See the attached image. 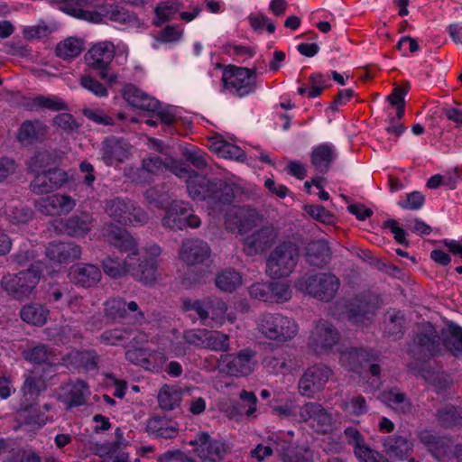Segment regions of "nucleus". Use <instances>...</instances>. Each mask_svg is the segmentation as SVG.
I'll return each mask as SVG.
<instances>
[{"label":"nucleus","instance_id":"f257e3e1","mask_svg":"<svg viewBox=\"0 0 462 462\" xmlns=\"http://www.w3.org/2000/svg\"><path fill=\"white\" fill-rule=\"evenodd\" d=\"M176 175L187 179L188 192L193 199H216L222 204H230L233 201L232 188L220 179L208 180L186 167L177 169Z\"/></svg>","mask_w":462,"mask_h":462},{"label":"nucleus","instance_id":"f03ea898","mask_svg":"<svg viewBox=\"0 0 462 462\" xmlns=\"http://www.w3.org/2000/svg\"><path fill=\"white\" fill-rule=\"evenodd\" d=\"M256 329L265 339L284 344L297 336L299 326L294 319L282 313L263 312L256 319Z\"/></svg>","mask_w":462,"mask_h":462},{"label":"nucleus","instance_id":"7ed1b4c3","mask_svg":"<svg viewBox=\"0 0 462 462\" xmlns=\"http://www.w3.org/2000/svg\"><path fill=\"white\" fill-rule=\"evenodd\" d=\"M339 287V279L331 273H305L295 282L297 290L325 302L336 297Z\"/></svg>","mask_w":462,"mask_h":462},{"label":"nucleus","instance_id":"20e7f679","mask_svg":"<svg viewBox=\"0 0 462 462\" xmlns=\"http://www.w3.org/2000/svg\"><path fill=\"white\" fill-rule=\"evenodd\" d=\"M299 258L297 246L291 242L279 244L266 261V273L278 279L289 276L296 267Z\"/></svg>","mask_w":462,"mask_h":462},{"label":"nucleus","instance_id":"39448f33","mask_svg":"<svg viewBox=\"0 0 462 462\" xmlns=\"http://www.w3.org/2000/svg\"><path fill=\"white\" fill-rule=\"evenodd\" d=\"M257 67L248 69L234 65L228 66L222 76L224 88L239 97L253 94L257 87Z\"/></svg>","mask_w":462,"mask_h":462},{"label":"nucleus","instance_id":"423d86ee","mask_svg":"<svg viewBox=\"0 0 462 462\" xmlns=\"http://www.w3.org/2000/svg\"><path fill=\"white\" fill-rule=\"evenodd\" d=\"M40 278L41 272L31 267L17 273L3 276L0 284L8 296L23 300L32 294Z\"/></svg>","mask_w":462,"mask_h":462},{"label":"nucleus","instance_id":"0eeeda50","mask_svg":"<svg viewBox=\"0 0 462 462\" xmlns=\"http://www.w3.org/2000/svg\"><path fill=\"white\" fill-rule=\"evenodd\" d=\"M255 356L256 351L251 347H245L236 355L223 354L217 361V368L227 375L245 376L254 371Z\"/></svg>","mask_w":462,"mask_h":462},{"label":"nucleus","instance_id":"6e6552de","mask_svg":"<svg viewBox=\"0 0 462 462\" xmlns=\"http://www.w3.org/2000/svg\"><path fill=\"white\" fill-rule=\"evenodd\" d=\"M105 211L110 217L124 225H143L148 220L147 213L127 199L115 198L106 200Z\"/></svg>","mask_w":462,"mask_h":462},{"label":"nucleus","instance_id":"1a4fd4ad","mask_svg":"<svg viewBox=\"0 0 462 462\" xmlns=\"http://www.w3.org/2000/svg\"><path fill=\"white\" fill-rule=\"evenodd\" d=\"M116 48L110 42H102L93 45L85 54L87 65L96 70L99 77L109 82L116 80L111 72V63L115 58Z\"/></svg>","mask_w":462,"mask_h":462},{"label":"nucleus","instance_id":"9d476101","mask_svg":"<svg viewBox=\"0 0 462 462\" xmlns=\"http://www.w3.org/2000/svg\"><path fill=\"white\" fill-rule=\"evenodd\" d=\"M94 218L88 212L73 214L67 218H56L49 223L48 229L57 235L84 237L93 227Z\"/></svg>","mask_w":462,"mask_h":462},{"label":"nucleus","instance_id":"9b49d317","mask_svg":"<svg viewBox=\"0 0 462 462\" xmlns=\"http://www.w3.org/2000/svg\"><path fill=\"white\" fill-rule=\"evenodd\" d=\"M162 224L172 230H183L186 227L197 228L200 226L201 220L193 213L188 202L173 200L162 217Z\"/></svg>","mask_w":462,"mask_h":462},{"label":"nucleus","instance_id":"f8f14e48","mask_svg":"<svg viewBox=\"0 0 462 462\" xmlns=\"http://www.w3.org/2000/svg\"><path fill=\"white\" fill-rule=\"evenodd\" d=\"M442 350L440 337L433 324L423 322L417 328L411 352L427 358L439 355Z\"/></svg>","mask_w":462,"mask_h":462},{"label":"nucleus","instance_id":"ddd939ff","mask_svg":"<svg viewBox=\"0 0 462 462\" xmlns=\"http://www.w3.org/2000/svg\"><path fill=\"white\" fill-rule=\"evenodd\" d=\"M300 422L307 423L316 432L328 433L333 427V415L325 407L317 402H307L299 410Z\"/></svg>","mask_w":462,"mask_h":462},{"label":"nucleus","instance_id":"4468645a","mask_svg":"<svg viewBox=\"0 0 462 462\" xmlns=\"http://www.w3.org/2000/svg\"><path fill=\"white\" fill-rule=\"evenodd\" d=\"M189 444L194 447L195 454L204 462H219L230 452L227 444L214 439L208 432H199Z\"/></svg>","mask_w":462,"mask_h":462},{"label":"nucleus","instance_id":"2eb2a0df","mask_svg":"<svg viewBox=\"0 0 462 462\" xmlns=\"http://www.w3.org/2000/svg\"><path fill=\"white\" fill-rule=\"evenodd\" d=\"M161 248L156 245H151L145 248V254L136 258L138 264L132 261L129 273L138 282L151 284L156 280L157 257L161 254Z\"/></svg>","mask_w":462,"mask_h":462},{"label":"nucleus","instance_id":"dca6fc26","mask_svg":"<svg viewBox=\"0 0 462 462\" xmlns=\"http://www.w3.org/2000/svg\"><path fill=\"white\" fill-rule=\"evenodd\" d=\"M332 375L331 369L325 365H315L309 367L300 377L298 388L302 396L313 398L322 391Z\"/></svg>","mask_w":462,"mask_h":462},{"label":"nucleus","instance_id":"f3484780","mask_svg":"<svg viewBox=\"0 0 462 462\" xmlns=\"http://www.w3.org/2000/svg\"><path fill=\"white\" fill-rule=\"evenodd\" d=\"M104 312L106 317L115 321H123L129 317V313H134L133 316V325H143L146 321L144 313L140 310L136 301L127 302L123 298H112L104 304Z\"/></svg>","mask_w":462,"mask_h":462},{"label":"nucleus","instance_id":"a211bd4d","mask_svg":"<svg viewBox=\"0 0 462 462\" xmlns=\"http://www.w3.org/2000/svg\"><path fill=\"white\" fill-rule=\"evenodd\" d=\"M211 255L210 246L199 238H185L179 249V259L187 265H203Z\"/></svg>","mask_w":462,"mask_h":462},{"label":"nucleus","instance_id":"6ab92c4d","mask_svg":"<svg viewBox=\"0 0 462 462\" xmlns=\"http://www.w3.org/2000/svg\"><path fill=\"white\" fill-rule=\"evenodd\" d=\"M339 333L337 329L326 320H319L311 333L310 346L317 355L329 352L337 343Z\"/></svg>","mask_w":462,"mask_h":462},{"label":"nucleus","instance_id":"aec40b11","mask_svg":"<svg viewBox=\"0 0 462 462\" xmlns=\"http://www.w3.org/2000/svg\"><path fill=\"white\" fill-rule=\"evenodd\" d=\"M68 181V174L58 168L37 174L30 183V189L36 195H42L60 189Z\"/></svg>","mask_w":462,"mask_h":462},{"label":"nucleus","instance_id":"412c9836","mask_svg":"<svg viewBox=\"0 0 462 462\" xmlns=\"http://www.w3.org/2000/svg\"><path fill=\"white\" fill-rule=\"evenodd\" d=\"M90 393L89 386L85 381H69L60 387L58 400L68 409H71L85 405Z\"/></svg>","mask_w":462,"mask_h":462},{"label":"nucleus","instance_id":"4be33fe9","mask_svg":"<svg viewBox=\"0 0 462 462\" xmlns=\"http://www.w3.org/2000/svg\"><path fill=\"white\" fill-rule=\"evenodd\" d=\"M131 145L128 142L116 136H108L101 143V159L106 166L122 163L130 155Z\"/></svg>","mask_w":462,"mask_h":462},{"label":"nucleus","instance_id":"5701e85b","mask_svg":"<svg viewBox=\"0 0 462 462\" xmlns=\"http://www.w3.org/2000/svg\"><path fill=\"white\" fill-rule=\"evenodd\" d=\"M34 206L42 214L60 216L69 213L75 208L76 201L69 195L55 193L37 199Z\"/></svg>","mask_w":462,"mask_h":462},{"label":"nucleus","instance_id":"b1692460","mask_svg":"<svg viewBox=\"0 0 462 462\" xmlns=\"http://www.w3.org/2000/svg\"><path fill=\"white\" fill-rule=\"evenodd\" d=\"M277 236L273 226H263L245 238L244 251L251 256L262 253L275 243Z\"/></svg>","mask_w":462,"mask_h":462},{"label":"nucleus","instance_id":"393cba45","mask_svg":"<svg viewBox=\"0 0 462 462\" xmlns=\"http://www.w3.org/2000/svg\"><path fill=\"white\" fill-rule=\"evenodd\" d=\"M68 277L75 285L90 288L100 282L102 273L97 265L76 263L69 268Z\"/></svg>","mask_w":462,"mask_h":462},{"label":"nucleus","instance_id":"a878e982","mask_svg":"<svg viewBox=\"0 0 462 462\" xmlns=\"http://www.w3.org/2000/svg\"><path fill=\"white\" fill-rule=\"evenodd\" d=\"M106 241L122 253L133 254V261L138 255L135 239L125 230L116 226H110L104 233Z\"/></svg>","mask_w":462,"mask_h":462},{"label":"nucleus","instance_id":"bb28decb","mask_svg":"<svg viewBox=\"0 0 462 462\" xmlns=\"http://www.w3.org/2000/svg\"><path fill=\"white\" fill-rule=\"evenodd\" d=\"M81 247L73 242H51L46 247V256L59 263H68L81 256Z\"/></svg>","mask_w":462,"mask_h":462},{"label":"nucleus","instance_id":"cd10ccee","mask_svg":"<svg viewBox=\"0 0 462 462\" xmlns=\"http://www.w3.org/2000/svg\"><path fill=\"white\" fill-rule=\"evenodd\" d=\"M378 356L364 348L350 347L340 353L339 362L347 370L359 373L365 363L377 361Z\"/></svg>","mask_w":462,"mask_h":462},{"label":"nucleus","instance_id":"c85d7f7f","mask_svg":"<svg viewBox=\"0 0 462 462\" xmlns=\"http://www.w3.org/2000/svg\"><path fill=\"white\" fill-rule=\"evenodd\" d=\"M375 306L365 298L353 299L346 310L348 319L356 326L365 327L374 315Z\"/></svg>","mask_w":462,"mask_h":462},{"label":"nucleus","instance_id":"c756f323","mask_svg":"<svg viewBox=\"0 0 462 462\" xmlns=\"http://www.w3.org/2000/svg\"><path fill=\"white\" fill-rule=\"evenodd\" d=\"M146 431L156 439H174L179 434V424L166 416L153 415L146 421Z\"/></svg>","mask_w":462,"mask_h":462},{"label":"nucleus","instance_id":"7c9ffc66","mask_svg":"<svg viewBox=\"0 0 462 462\" xmlns=\"http://www.w3.org/2000/svg\"><path fill=\"white\" fill-rule=\"evenodd\" d=\"M123 97L134 107L148 112H155L160 107V102L135 87L127 84L123 89Z\"/></svg>","mask_w":462,"mask_h":462},{"label":"nucleus","instance_id":"2f4dec72","mask_svg":"<svg viewBox=\"0 0 462 462\" xmlns=\"http://www.w3.org/2000/svg\"><path fill=\"white\" fill-rule=\"evenodd\" d=\"M420 442L438 460H442L450 448L449 439L440 436L430 430H422L418 434Z\"/></svg>","mask_w":462,"mask_h":462},{"label":"nucleus","instance_id":"473e14b6","mask_svg":"<svg viewBox=\"0 0 462 462\" xmlns=\"http://www.w3.org/2000/svg\"><path fill=\"white\" fill-rule=\"evenodd\" d=\"M48 134V127L42 121L26 120L18 129L17 140L25 145L43 142Z\"/></svg>","mask_w":462,"mask_h":462},{"label":"nucleus","instance_id":"72a5a7b5","mask_svg":"<svg viewBox=\"0 0 462 462\" xmlns=\"http://www.w3.org/2000/svg\"><path fill=\"white\" fill-rule=\"evenodd\" d=\"M256 211L248 207H232L225 217L226 228L231 232H245L249 226V218L256 217Z\"/></svg>","mask_w":462,"mask_h":462},{"label":"nucleus","instance_id":"f704fd0d","mask_svg":"<svg viewBox=\"0 0 462 462\" xmlns=\"http://www.w3.org/2000/svg\"><path fill=\"white\" fill-rule=\"evenodd\" d=\"M337 156L334 147L322 143L313 148L310 154V162L319 173H326L331 167Z\"/></svg>","mask_w":462,"mask_h":462},{"label":"nucleus","instance_id":"c9c22d12","mask_svg":"<svg viewBox=\"0 0 462 462\" xmlns=\"http://www.w3.org/2000/svg\"><path fill=\"white\" fill-rule=\"evenodd\" d=\"M305 257L310 265L323 267L331 259V250L324 240L312 241L306 247Z\"/></svg>","mask_w":462,"mask_h":462},{"label":"nucleus","instance_id":"e433bc0d","mask_svg":"<svg viewBox=\"0 0 462 462\" xmlns=\"http://www.w3.org/2000/svg\"><path fill=\"white\" fill-rule=\"evenodd\" d=\"M383 451L390 457L403 459L412 450V443L403 436L392 435L383 441Z\"/></svg>","mask_w":462,"mask_h":462},{"label":"nucleus","instance_id":"4c0bfd02","mask_svg":"<svg viewBox=\"0 0 462 462\" xmlns=\"http://www.w3.org/2000/svg\"><path fill=\"white\" fill-rule=\"evenodd\" d=\"M49 314V310L40 303L26 304L20 310L22 320L36 327H42L47 322Z\"/></svg>","mask_w":462,"mask_h":462},{"label":"nucleus","instance_id":"58836bf2","mask_svg":"<svg viewBox=\"0 0 462 462\" xmlns=\"http://www.w3.org/2000/svg\"><path fill=\"white\" fill-rule=\"evenodd\" d=\"M216 286L225 292H233L242 285V276L235 269H225L215 279Z\"/></svg>","mask_w":462,"mask_h":462},{"label":"nucleus","instance_id":"ea45409f","mask_svg":"<svg viewBox=\"0 0 462 462\" xmlns=\"http://www.w3.org/2000/svg\"><path fill=\"white\" fill-rule=\"evenodd\" d=\"M159 407L164 411H172L179 407L181 401V392L176 386L164 384L159 391Z\"/></svg>","mask_w":462,"mask_h":462},{"label":"nucleus","instance_id":"a19ab883","mask_svg":"<svg viewBox=\"0 0 462 462\" xmlns=\"http://www.w3.org/2000/svg\"><path fill=\"white\" fill-rule=\"evenodd\" d=\"M23 356L25 360L38 365H52L55 360L52 349L44 344L38 345L31 349L23 351Z\"/></svg>","mask_w":462,"mask_h":462},{"label":"nucleus","instance_id":"79ce46f5","mask_svg":"<svg viewBox=\"0 0 462 462\" xmlns=\"http://www.w3.org/2000/svg\"><path fill=\"white\" fill-rule=\"evenodd\" d=\"M263 365L270 373L284 374L291 370V359L286 353L266 356L263 360Z\"/></svg>","mask_w":462,"mask_h":462},{"label":"nucleus","instance_id":"37998d69","mask_svg":"<svg viewBox=\"0 0 462 462\" xmlns=\"http://www.w3.org/2000/svg\"><path fill=\"white\" fill-rule=\"evenodd\" d=\"M404 318L401 311H387L384 319V333L393 338H401L404 334Z\"/></svg>","mask_w":462,"mask_h":462},{"label":"nucleus","instance_id":"c03bdc74","mask_svg":"<svg viewBox=\"0 0 462 462\" xmlns=\"http://www.w3.org/2000/svg\"><path fill=\"white\" fill-rule=\"evenodd\" d=\"M133 254H128L125 260L121 263L119 261L111 257H106L102 261V267L106 274L111 278H120L126 273H129V267L132 265Z\"/></svg>","mask_w":462,"mask_h":462},{"label":"nucleus","instance_id":"a18cd8bd","mask_svg":"<svg viewBox=\"0 0 462 462\" xmlns=\"http://www.w3.org/2000/svg\"><path fill=\"white\" fill-rule=\"evenodd\" d=\"M84 49V42L75 37H69L58 43L56 55L63 60H70L79 56Z\"/></svg>","mask_w":462,"mask_h":462},{"label":"nucleus","instance_id":"49530a36","mask_svg":"<svg viewBox=\"0 0 462 462\" xmlns=\"http://www.w3.org/2000/svg\"><path fill=\"white\" fill-rule=\"evenodd\" d=\"M47 388L46 381L39 371H32L26 375L23 391L25 396L38 397Z\"/></svg>","mask_w":462,"mask_h":462},{"label":"nucleus","instance_id":"de8ad7c7","mask_svg":"<svg viewBox=\"0 0 462 462\" xmlns=\"http://www.w3.org/2000/svg\"><path fill=\"white\" fill-rule=\"evenodd\" d=\"M229 346L230 337L228 335L220 331L207 329L204 349L227 352Z\"/></svg>","mask_w":462,"mask_h":462},{"label":"nucleus","instance_id":"09e8293b","mask_svg":"<svg viewBox=\"0 0 462 462\" xmlns=\"http://www.w3.org/2000/svg\"><path fill=\"white\" fill-rule=\"evenodd\" d=\"M239 398L243 402H245L248 407L245 409V406H243L241 403L237 402L233 405L231 415H245L246 417L253 416L256 411V395L253 392L243 390L239 394Z\"/></svg>","mask_w":462,"mask_h":462},{"label":"nucleus","instance_id":"8fccbe9b","mask_svg":"<svg viewBox=\"0 0 462 462\" xmlns=\"http://www.w3.org/2000/svg\"><path fill=\"white\" fill-rule=\"evenodd\" d=\"M64 296L66 297L67 306L73 312H85V310L81 309L82 306L84 307V309L86 308V306L83 305V298L79 296H70L69 291L67 290V288H56L49 291V300L52 302H56L61 300Z\"/></svg>","mask_w":462,"mask_h":462},{"label":"nucleus","instance_id":"3c124183","mask_svg":"<svg viewBox=\"0 0 462 462\" xmlns=\"http://www.w3.org/2000/svg\"><path fill=\"white\" fill-rule=\"evenodd\" d=\"M164 167L165 163L158 156L143 159L142 162V168L137 171L138 180L149 182L151 180V175L156 174Z\"/></svg>","mask_w":462,"mask_h":462},{"label":"nucleus","instance_id":"603ef678","mask_svg":"<svg viewBox=\"0 0 462 462\" xmlns=\"http://www.w3.org/2000/svg\"><path fill=\"white\" fill-rule=\"evenodd\" d=\"M344 437L347 445L353 448L355 457L359 456L364 452L365 448L369 447L359 430L355 427H346L344 430Z\"/></svg>","mask_w":462,"mask_h":462},{"label":"nucleus","instance_id":"864d4df0","mask_svg":"<svg viewBox=\"0 0 462 462\" xmlns=\"http://www.w3.org/2000/svg\"><path fill=\"white\" fill-rule=\"evenodd\" d=\"M130 330L123 328L106 329L99 336V341L107 346H125Z\"/></svg>","mask_w":462,"mask_h":462},{"label":"nucleus","instance_id":"5fc2aeb1","mask_svg":"<svg viewBox=\"0 0 462 462\" xmlns=\"http://www.w3.org/2000/svg\"><path fill=\"white\" fill-rule=\"evenodd\" d=\"M410 89V84L406 82L402 86H397L393 88L391 95L387 99L393 106H396V117L401 120L405 113V100L404 97Z\"/></svg>","mask_w":462,"mask_h":462},{"label":"nucleus","instance_id":"6e6d98bb","mask_svg":"<svg viewBox=\"0 0 462 462\" xmlns=\"http://www.w3.org/2000/svg\"><path fill=\"white\" fill-rule=\"evenodd\" d=\"M384 402L393 409L405 413L411 411V402L403 393L391 390L383 394Z\"/></svg>","mask_w":462,"mask_h":462},{"label":"nucleus","instance_id":"4d7b16f0","mask_svg":"<svg viewBox=\"0 0 462 462\" xmlns=\"http://www.w3.org/2000/svg\"><path fill=\"white\" fill-rule=\"evenodd\" d=\"M339 406L351 416H361L368 411L365 398L362 395L342 400Z\"/></svg>","mask_w":462,"mask_h":462},{"label":"nucleus","instance_id":"13d9d810","mask_svg":"<svg viewBox=\"0 0 462 462\" xmlns=\"http://www.w3.org/2000/svg\"><path fill=\"white\" fill-rule=\"evenodd\" d=\"M449 336L444 339L443 345L454 356L462 352V328L456 324L448 327Z\"/></svg>","mask_w":462,"mask_h":462},{"label":"nucleus","instance_id":"bf43d9fd","mask_svg":"<svg viewBox=\"0 0 462 462\" xmlns=\"http://www.w3.org/2000/svg\"><path fill=\"white\" fill-rule=\"evenodd\" d=\"M304 211L309 214L313 219L325 224L334 225L337 222L336 216L326 209L320 205H305L303 207Z\"/></svg>","mask_w":462,"mask_h":462},{"label":"nucleus","instance_id":"052dcab7","mask_svg":"<svg viewBox=\"0 0 462 462\" xmlns=\"http://www.w3.org/2000/svg\"><path fill=\"white\" fill-rule=\"evenodd\" d=\"M211 307H213V300L210 298L205 300H185L183 301V310L186 311H195L201 320H206L208 318V309Z\"/></svg>","mask_w":462,"mask_h":462},{"label":"nucleus","instance_id":"680f3d73","mask_svg":"<svg viewBox=\"0 0 462 462\" xmlns=\"http://www.w3.org/2000/svg\"><path fill=\"white\" fill-rule=\"evenodd\" d=\"M32 104L39 108L51 111H62L67 109V104L60 97L37 96L32 99Z\"/></svg>","mask_w":462,"mask_h":462},{"label":"nucleus","instance_id":"e2e57ef3","mask_svg":"<svg viewBox=\"0 0 462 462\" xmlns=\"http://www.w3.org/2000/svg\"><path fill=\"white\" fill-rule=\"evenodd\" d=\"M272 293V303H283L291 298V290L290 286L284 282H270Z\"/></svg>","mask_w":462,"mask_h":462},{"label":"nucleus","instance_id":"0e129e2a","mask_svg":"<svg viewBox=\"0 0 462 462\" xmlns=\"http://www.w3.org/2000/svg\"><path fill=\"white\" fill-rule=\"evenodd\" d=\"M21 416L24 417V423L37 427L44 426L49 420L48 416L42 412L39 409L32 406L26 408Z\"/></svg>","mask_w":462,"mask_h":462},{"label":"nucleus","instance_id":"69168bd1","mask_svg":"<svg viewBox=\"0 0 462 462\" xmlns=\"http://www.w3.org/2000/svg\"><path fill=\"white\" fill-rule=\"evenodd\" d=\"M270 288V282H255L250 286L249 294L254 299L272 303Z\"/></svg>","mask_w":462,"mask_h":462},{"label":"nucleus","instance_id":"338daca9","mask_svg":"<svg viewBox=\"0 0 462 462\" xmlns=\"http://www.w3.org/2000/svg\"><path fill=\"white\" fill-rule=\"evenodd\" d=\"M206 333V328L188 329L183 333V339L185 343L190 346L197 348H204Z\"/></svg>","mask_w":462,"mask_h":462},{"label":"nucleus","instance_id":"774afa93","mask_svg":"<svg viewBox=\"0 0 462 462\" xmlns=\"http://www.w3.org/2000/svg\"><path fill=\"white\" fill-rule=\"evenodd\" d=\"M437 417L439 423L444 427H451L455 425L459 419L457 410L451 405H447L439 410Z\"/></svg>","mask_w":462,"mask_h":462}]
</instances>
